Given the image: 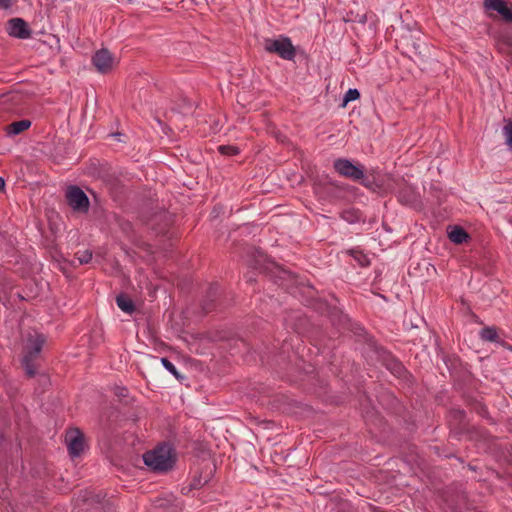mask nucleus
I'll return each instance as SVG.
<instances>
[{"instance_id": "obj_1", "label": "nucleus", "mask_w": 512, "mask_h": 512, "mask_svg": "<svg viewBox=\"0 0 512 512\" xmlns=\"http://www.w3.org/2000/svg\"><path fill=\"white\" fill-rule=\"evenodd\" d=\"M334 170L342 177L351 179L353 181H360V183L372 190L380 188V175L379 173H372L365 175L364 167L361 164H354L351 160L346 158H338L333 162Z\"/></svg>"}, {"instance_id": "obj_2", "label": "nucleus", "mask_w": 512, "mask_h": 512, "mask_svg": "<svg viewBox=\"0 0 512 512\" xmlns=\"http://www.w3.org/2000/svg\"><path fill=\"white\" fill-rule=\"evenodd\" d=\"M142 458L144 464L154 472H167L171 470L177 460L174 448L166 443L145 452Z\"/></svg>"}, {"instance_id": "obj_3", "label": "nucleus", "mask_w": 512, "mask_h": 512, "mask_svg": "<svg viewBox=\"0 0 512 512\" xmlns=\"http://www.w3.org/2000/svg\"><path fill=\"white\" fill-rule=\"evenodd\" d=\"M264 49L271 54H277L284 60H293L296 56L295 47L287 36H280L277 39L266 38L264 40Z\"/></svg>"}, {"instance_id": "obj_4", "label": "nucleus", "mask_w": 512, "mask_h": 512, "mask_svg": "<svg viewBox=\"0 0 512 512\" xmlns=\"http://www.w3.org/2000/svg\"><path fill=\"white\" fill-rule=\"evenodd\" d=\"M67 204L74 212L87 213L90 201L85 192L76 185H70L65 193Z\"/></svg>"}, {"instance_id": "obj_5", "label": "nucleus", "mask_w": 512, "mask_h": 512, "mask_svg": "<svg viewBox=\"0 0 512 512\" xmlns=\"http://www.w3.org/2000/svg\"><path fill=\"white\" fill-rule=\"evenodd\" d=\"M404 47L408 57L416 63L423 62L427 57L429 50L425 41H423L420 37L413 38L412 36L405 39Z\"/></svg>"}, {"instance_id": "obj_6", "label": "nucleus", "mask_w": 512, "mask_h": 512, "mask_svg": "<svg viewBox=\"0 0 512 512\" xmlns=\"http://www.w3.org/2000/svg\"><path fill=\"white\" fill-rule=\"evenodd\" d=\"M92 63L99 73L106 74L113 69L114 57L108 49L102 48L95 52Z\"/></svg>"}, {"instance_id": "obj_7", "label": "nucleus", "mask_w": 512, "mask_h": 512, "mask_svg": "<svg viewBox=\"0 0 512 512\" xmlns=\"http://www.w3.org/2000/svg\"><path fill=\"white\" fill-rule=\"evenodd\" d=\"M484 7L496 11L503 21L512 24V2L506 0H484Z\"/></svg>"}, {"instance_id": "obj_8", "label": "nucleus", "mask_w": 512, "mask_h": 512, "mask_svg": "<svg viewBox=\"0 0 512 512\" xmlns=\"http://www.w3.org/2000/svg\"><path fill=\"white\" fill-rule=\"evenodd\" d=\"M383 365L397 378L407 380L410 376L404 365L391 353L385 352L382 355Z\"/></svg>"}, {"instance_id": "obj_9", "label": "nucleus", "mask_w": 512, "mask_h": 512, "mask_svg": "<svg viewBox=\"0 0 512 512\" xmlns=\"http://www.w3.org/2000/svg\"><path fill=\"white\" fill-rule=\"evenodd\" d=\"M7 24V31L10 36L19 39H27L31 37L32 32L29 29L27 22L22 18H12Z\"/></svg>"}, {"instance_id": "obj_10", "label": "nucleus", "mask_w": 512, "mask_h": 512, "mask_svg": "<svg viewBox=\"0 0 512 512\" xmlns=\"http://www.w3.org/2000/svg\"><path fill=\"white\" fill-rule=\"evenodd\" d=\"M66 441L68 451L72 457H78L84 449V435L79 429L70 431L67 434Z\"/></svg>"}, {"instance_id": "obj_11", "label": "nucleus", "mask_w": 512, "mask_h": 512, "mask_svg": "<svg viewBox=\"0 0 512 512\" xmlns=\"http://www.w3.org/2000/svg\"><path fill=\"white\" fill-rule=\"evenodd\" d=\"M46 339L43 334L35 333L29 334L25 345V355L36 358L41 352Z\"/></svg>"}, {"instance_id": "obj_12", "label": "nucleus", "mask_w": 512, "mask_h": 512, "mask_svg": "<svg viewBox=\"0 0 512 512\" xmlns=\"http://www.w3.org/2000/svg\"><path fill=\"white\" fill-rule=\"evenodd\" d=\"M448 420L451 427L462 432L466 430L467 419L466 412L460 408H452L448 414Z\"/></svg>"}, {"instance_id": "obj_13", "label": "nucleus", "mask_w": 512, "mask_h": 512, "mask_svg": "<svg viewBox=\"0 0 512 512\" xmlns=\"http://www.w3.org/2000/svg\"><path fill=\"white\" fill-rule=\"evenodd\" d=\"M219 293V286L217 284L209 285L206 294L201 302V308L204 313H209L214 310V302L217 299Z\"/></svg>"}, {"instance_id": "obj_14", "label": "nucleus", "mask_w": 512, "mask_h": 512, "mask_svg": "<svg viewBox=\"0 0 512 512\" xmlns=\"http://www.w3.org/2000/svg\"><path fill=\"white\" fill-rule=\"evenodd\" d=\"M211 475L212 469L210 467H206L205 471H201L199 474H195L190 481L188 490L190 491L202 488L210 481Z\"/></svg>"}, {"instance_id": "obj_15", "label": "nucleus", "mask_w": 512, "mask_h": 512, "mask_svg": "<svg viewBox=\"0 0 512 512\" xmlns=\"http://www.w3.org/2000/svg\"><path fill=\"white\" fill-rule=\"evenodd\" d=\"M31 124V121L28 119L14 121L5 127L6 135L10 137L19 135L29 129Z\"/></svg>"}, {"instance_id": "obj_16", "label": "nucleus", "mask_w": 512, "mask_h": 512, "mask_svg": "<svg viewBox=\"0 0 512 512\" xmlns=\"http://www.w3.org/2000/svg\"><path fill=\"white\" fill-rule=\"evenodd\" d=\"M451 242L455 244H462L467 241L469 234L460 226H453L448 233Z\"/></svg>"}, {"instance_id": "obj_17", "label": "nucleus", "mask_w": 512, "mask_h": 512, "mask_svg": "<svg viewBox=\"0 0 512 512\" xmlns=\"http://www.w3.org/2000/svg\"><path fill=\"white\" fill-rule=\"evenodd\" d=\"M117 306L125 313L132 314L135 311L134 302L126 295L120 294L116 297Z\"/></svg>"}, {"instance_id": "obj_18", "label": "nucleus", "mask_w": 512, "mask_h": 512, "mask_svg": "<svg viewBox=\"0 0 512 512\" xmlns=\"http://www.w3.org/2000/svg\"><path fill=\"white\" fill-rule=\"evenodd\" d=\"M479 336L483 341L499 343L498 331L494 326L482 328L479 332Z\"/></svg>"}, {"instance_id": "obj_19", "label": "nucleus", "mask_w": 512, "mask_h": 512, "mask_svg": "<svg viewBox=\"0 0 512 512\" xmlns=\"http://www.w3.org/2000/svg\"><path fill=\"white\" fill-rule=\"evenodd\" d=\"M398 199L403 204L412 205L416 202L417 197L410 187H405L399 191Z\"/></svg>"}, {"instance_id": "obj_20", "label": "nucleus", "mask_w": 512, "mask_h": 512, "mask_svg": "<svg viewBox=\"0 0 512 512\" xmlns=\"http://www.w3.org/2000/svg\"><path fill=\"white\" fill-rule=\"evenodd\" d=\"M350 255L354 258L355 261L358 262L361 267H367L370 265L368 256L362 251L352 249L350 250Z\"/></svg>"}, {"instance_id": "obj_21", "label": "nucleus", "mask_w": 512, "mask_h": 512, "mask_svg": "<svg viewBox=\"0 0 512 512\" xmlns=\"http://www.w3.org/2000/svg\"><path fill=\"white\" fill-rule=\"evenodd\" d=\"M35 358H32V357H29V356H24L23 357V360H22V365L26 371V374L29 376V377H34L35 374H36V369H35V366L33 364V361H34Z\"/></svg>"}, {"instance_id": "obj_22", "label": "nucleus", "mask_w": 512, "mask_h": 512, "mask_svg": "<svg viewBox=\"0 0 512 512\" xmlns=\"http://www.w3.org/2000/svg\"><path fill=\"white\" fill-rule=\"evenodd\" d=\"M218 152L225 156H234L240 153V149L234 145H220L218 146Z\"/></svg>"}, {"instance_id": "obj_23", "label": "nucleus", "mask_w": 512, "mask_h": 512, "mask_svg": "<svg viewBox=\"0 0 512 512\" xmlns=\"http://www.w3.org/2000/svg\"><path fill=\"white\" fill-rule=\"evenodd\" d=\"M161 363L163 364L164 368L167 371H169L176 379H178V380L183 379V376L179 374L175 365L170 360L163 357V358H161Z\"/></svg>"}, {"instance_id": "obj_24", "label": "nucleus", "mask_w": 512, "mask_h": 512, "mask_svg": "<svg viewBox=\"0 0 512 512\" xmlns=\"http://www.w3.org/2000/svg\"><path fill=\"white\" fill-rule=\"evenodd\" d=\"M359 98H360V92L355 88H350L347 90V92L345 93V95L343 97L342 106L344 107L347 105V103L357 100Z\"/></svg>"}, {"instance_id": "obj_25", "label": "nucleus", "mask_w": 512, "mask_h": 512, "mask_svg": "<svg viewBox=\"0 0 512 512\" xmlns=\"http://www.w3.org/2000/svg\"><path fill=\"white\" fill-rule=\"evenodd\" d=\"M75 258L79 264H87L92 259V252L90 250L79 251L75 254Z\"/></svg>"}, {"instance_id": "obj_26", "label": "nucleus", "mask_w": 512, "mask_h": 512, "mask_svg": "<svg viewBox=\"0 0 512 512\" xmlns=\"http://www.w3.org/2000/svg\"><path fill=\"white\" fill-rule=\"evenodd\" d=\"M503 133L506 138V143L512 149V119L508 120L503 128Z\"/></svg>"}, {"instance_id": "obj_27", "label": "nucleus", "mask_w": 512, "mask_h": 512, "mask_svg": "<svg viewBox=\"0 0 512 512\" xmlns=\"http://www.w3.org/2000/svg\"><path fill=\"white\" fill-rule=\"evenodd\" d=\"M474 410L477 414H479L481 417L485 418V419H488L490 420V415H489V412H488V409L486 407V405L482 404V403H476L474 405Z\"/></svg>"}, {"instance_id": "obj_28", "label": "nucleus", "mask_w": 512, "mask_h": 512, "mask_svg": "<svg viewBox=\"0 0 512 512\" xmlns=\"http://www.w3.org/2000/svg\"><path fill=\"white\" fill-rule=\"evenodd\" d=\"M17 0H0V10H9Z\"/></svg>"}, {"instance_id": "obj_29", "label": "nucleus", "mask_w": 512, "mask_h": 512, "mask_svg": "<svg viewBox=\"0 0 512 512\" xmlns=\"http://www.w3.org/2000/svg\"><path fill=\"white\" fill-rule=\"evenodd\" d=\"M5 189V179L0 176V192L4 191Z\"/></svg>"}, {"instance_id": "obj_30", "label": "nucleus", "mask_w": 512, "mask_h": 512, "mask_svg": "<svg viewBox=\"0 0 512 512\" xmlns=\"http://www.w3.org/2000/svg\"><path fill=\"white\" fill-rule=\"evenodd\" d=\"M247 281L252 282V281H254V278L252 276H250V277H248Z\"/></svg>"}, {"instance_id": "obj_31", "label": "nucleus", "mask_w": 512, "mask_h": 512, "mask_svg": "<svg viewBox=\"0 0 512 512\" xmlns=\"http://www.w3.org/2000/svg\"><path fill=\"white\" fill-rule=\"evenodd\" d=\"M124 391H126V389H124V388H123V389H122V391H121V393H120V395L124 396V395H125V394H124Z\"/></svg>"}, {"instance_id": "obj_32", "label": "nucleus", "mask_w": 512, "mask_h": 512, "mask_svg": "<svg viewBox=\"0 0 512 512\" xmlns=\"http://www.w3.org/2000/svg\"><path fill=\"white\" fill-rule=\"evenodd\" d=\"M2 438H3V434H2V432L0 431V441L2 440Z\"/></svg>"}]
</instances>
